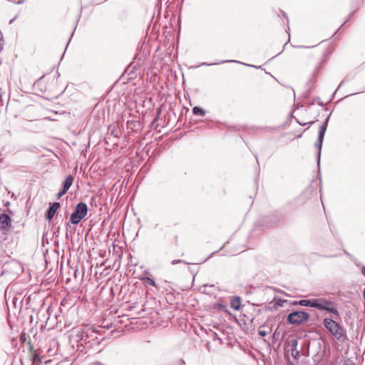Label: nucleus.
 Wrapping results in <instances>:
<instances>
[{
	"mask_svg": "<svg viewBox=\"0 0 365 365\" xmlns=\"http://www.w3.org/2000/svg\"><path fill=\"white\" fill-rule=\"evenodd\" d=\"M192 113L196 115L204 116L205 115V111L204 109L199 106H195L192 108Z\"/></svg>",
	"mask_w": 365,
	"mask_h": 365,
	"instance_id": "obj_12",
	"label": "nucleus"
},
{
	"mask_svg": "<svg viewBox=\"0 0 365 365\" xmlns=\"http://www.w3.org/2000/svg\"><path fill=\"white\" fill-rule=\"evenodd\" d=\"M234 63H235V64H237V65H242V63H240V62H239V61H235Z\"/></svg>",
	"mask_w": 365,
	"mask_h": 365,
	"instance_id": "obj_21",
	"label": "nucleus"
},
{
	"mask_svg": "<svg viewBox=\"0 0 365 365\" xmlns=\"http://www.w3.org/2000/svg\"><path fill=\"white\" fill-rule=\"evenodd\" d=\"M296 351V353H294V355H298L299 354V352L297 350H295Z\"/></svg>",
	"mask_w": 365,
	"mask_h": 365,
	"instance_id": "obj_25",
	"label": "nucleus"
},
{
	"mask_svg": "<svg viewBox=\"0 0 365 365\" xmlns=\"http://www.w3.org/2000/svg\"><path fill=\"white\" fill-rule=\"evenodd\" d=\"M328 120H329V117L327 118L325 121L319 127L318 139L314 145L315 148L317 149V158L318 164L319 163V161H320L321 150H322L323 140H324V135H325L327 128Z\"/></svg>",
	"mask_w": 365,
	"mask_h": 365,
	"instance_id": "obj_4",
	"label": "nucleus"
},
{
	"mask_svg": "<svg viewBox=\"0 0 365 365\" xmlns=\"http://www.w3.org/2000/svg\"><path fill=\"white\" fill-rule=\"evenodd\" d=\"M60 73L58 70H51L48 73L42 76L39 80H43L51 86L57 85Z\"/></svg>",
	"mask_w": 365,
	"mask_h": 365,
	"instance_id": "obj_6",
	"label": "nucleus"
},
{
	"mask_svg": "<svg viewBox=\"0 0 365 365\" xmlns=\"http://www.w3.org/2000/svg\"><path fill=\"white\" fill-rule=\"evenodd\" d=\"M143 280L149 285L155 286V281L150 277H144Z\"/></svg>",
	"mask_w": 365,
	"mask_h": 365,
	"instance_id": "obj_15",
	"label": "nucleus"
},
{
	"mask_svg": "<svg viewBox=\"0 0 365 365\" xmlns=\"http://www.w3.org/2000/svg\"><path fill=\"white\" fill-rule=\"evenodd\" d=\"M296 351V353H294V355H298L299 354V352L297 350H295Z\"/></svg>",
	"mask_w": 365,
	"mask_h": 365,
	"instance_id": "obj_24",
	"label": "nucleus"
},
{
	"mask_svg": "<svg viewBox=\"0 0 365 365\" xmlns=\"http://www.w3.org/2000/svg\"><path fill=\"white\" fill-rule=\"evenodd\" d=\"M323 325L337 339L341 340L345 337L343 328L333 319L324 318Z\"/></svg>",
	"mask_w": 365,
	"mask_h": 365,
	"instance_id": "obj_1",
	"label": "nucleus"
},
{
	"mask_svg": "<svg viewBox=\"0 0 365 365\" xmlns=\"http://www.w3.org/2000/svg\"><path fill=\"white\" fill-rule=\"evenodd\" d=\"M43 356H40L36 353H34L32 354V361L33 363L36 365H40V364L42 362Z\"/></svg>",
	"mask_w": 365,
	"mask_h": 365,
	"instance_id": "obj_13",
	"label": "nucleus"
},
{
	"mask_svg": "<svg viewBox=\"0 0 365 365\" xmlns=\"http://www.w3.org/2000/svg\"><path fill=\"white\" fill-rule=\"evenodd\" d=\"M259 334L261 336H267V331H264V330H259Z\"/></svg>",
	"mask_w": 365,
	"mask_h": 365,
	"instance_id": "obj_17",
	"label": "nucleus"
},
{
	"mask_svg": "<svg viewBox=\"0 0 365 365\" xmlns=\"http://www.w3.org/2000/svg\"><path fill=\"white\" fill-rule=\"evenodd\" d=\"M182 262V260H173L172 264H176L178 263Z\"/></svg>",
	"mask_w": 365,
	"mask_h": 365,
	"instance_id": "obj_19",
	"label": "nucleus"
},
{
	"mask_svg": "<svg viewBox=\"0 0 365 365\" xmlns=\"http://www.w3.org/2000/svg\"><path fill=\"white\" fill-rule=\"evenodd\" d=\"M309 314L304 311H297L290 313L287 317V321L291 324H300L309 319Z\"/></svg>",
	"mask_w": 365,
	"mask_h": 365,
	"instance_id": "obj_5",
	"label": "nucleus"
},
{
	"mask_svg": "<svg viewBox=\"0 0 365 365\" xmlns=\"http://www.w3.org/2000/svg\"><path fill=\"white\" fill-rule=\"evenodd\" d=\"M88 207L86 203L80 202L76 206V210L71 215V222L73 225H77L87 215Z\"/></svg>",
	"mask_w": 365,
	"mask_h": 365,
	"instance_id": "obj_3",
	"label": "nucleus"
},
{
	"mask_svg": "<svg viewBox=\"0 0 365 365\" xmlns=\"http://www.w3.org/2000/svg\"><path fill=\"white\" fill-rule=\"evenodd\" d=\"M11 227V220L10 217L5 213L0 215V230L2 234L6 235Z\"/></svg>",
	"mask_w": 365,
	"mask_h": 365,
	"instance_id": "obj_7",
	"label": "nucleus"
},
{
	"mask_svg": "<svg viewBox=\"0 0 365 365\" xmlns=\"http://www.w3.org/2000/svg\"><path fill=\"white\" fill-rule=\"evenodd\" d=\"M15 19H16V18H14V19H11V20H10L9 24H12V23L14 22V21L15 20Z\"/></svg>",
	"mask_w": 365,
	"mask_h": 365,
	"instance_id": "obj_22",
	"label": "nucleus"
},
{
	"mask_svg": "<svg viewBox=\"0 0 365 365\" xmlns=\"http://www.w3.org/2000/svg\"><path fill=\"white\" fill-rule=\"evenodd\" d=\"M180 361H181V364H182L183 365H185V361L182 359H181Z\"/></svg>",
	"mask_w": 365,
	"mask_h": 365,
	"instance_id": "obj_23",
	"label": "nucleus"
},
{
	"mask_svg": "<svg viewBox=\"0 0 365 365\" xmlns=\"http://www.w3.org/2000/svg\"><path fill=\"white\" fill-rule=\"evenodd\" d=\"M314 308L329 312L336 317H339V312L334 307V302L326 298H314Z\"/></svg>",
	"mask_w": 365,
	"mask_h": 365,
	"instance_id": "obj_2",
	"label": "nucleus"
},
{
	"mask_svg": "<svg viewBox=\"0 0 365 365\" xmlns=\"http://www.w3.org/2000/svg\"><path fill=\"white\" fill-rule=\"evenodd\" d=\"M67 192H64V189L62 188V190L58 192V198H60L61 196H63L64 194H66Z\"/></svg>",
	"mask_w": 365,
	"mask_h": 365,
	"instance_id": "obj_16",
	"label": "nucleus"
},
{
	"mask_svg": "<svg viewBox=\"0 0 365 365\" xmlns=\"http://www.w3.org/2000/svg\"><path fill=\"white\" fill-rule=\"evenodd\" d=\"M59 207V202H53L52 205H51L46 214V220L48 221L51 220Z\"/></svg>",
	"mask_w": 365,
	"mask_h": 365,
	"instance_id": "obj_8",
	"label": "nucleus"
},
{
	"mask_svg": "<svg viewBox=\"0 0 365 365\" xmlns=\"http://www.w3.org/2000/svg\"><path fill=\"white\" fill-rule=\"evenodd\" d=\"M294 349H292V355H294Z\"/></svg>",
	"mask_w": 365,
	"mask_h": 365,
	"instance_id": "obj_26",
	"label": "nucleus"
},
{
	"mask_svg": "<svg viewBox=\"0 0 365 365\" xmlns=\"http://www.w3.org/2000/svg\"><path fill=\"white\" fill-rule=\"evenodd\" d=\"M298 303L301 306L314 307V298L309 299H302Z\"/></svg>",
	"mask_w": 365,
	"mask_h": 365,
	"instance_id": "obj_11",
	"label": "nucleus"
},
{
	"mask_svg": "<svg viewBox=\"0 0 365 365\" xmlns=\"http://www.w3.org/2000/svg\"><path fill=\"white\" fill-rule=\"evenodd\" d=\"M297 340H293V341H292V346L293 348H296V347H297Z\"/></svg>",
	"mask_w": 365,
	"mask_h": 365,
	"instance_id": "obj_18",
	"label": "nucleus"
},
{
	"mask_svg": "<svg viewBox=\"0 0 365 365\" xmlns=\"http://www.w3.org/2000/svg\"><path fill=\"white\" fill-rule=\"evenodd\" d=\"M73 182V177L71 175H68L65 180L63 182V189H64V192H67L71 186L72 185Z\"/></svg>",
	"mask_w": 365,
	"mask_h": 365,
	"instance_id": "obj_9",
	"label": "nucleus"
},
{
	"mask_svg": "<svg viewBox=\"0 0 365 365\" xmlns=\"http://www.w3.org/2000/svg\"><path fill=\"white\" fill-rule=\"evenodd\" d=\"M274 302H275L276 305H277L278 307H282L283 304L284 302H287V300H283L279 298L274 297Z\"/></svg>",
	"mask_w": 365,
	"mask_h": 365,
	"instance_id": "obj_14",
	"label": "nucleus"
},
{
	"mask_svg": "<svg viewBox=\"0 0 365 365\" xmlns=\"http://www.w3.org/2000/svg\"><path fill=\"white\" fill-rule=\"evenodd\" d=\"M241 306V300L238 297H233L230 301V307L234 310L240 309Z\"/></svg>",
	"mask_w": 365,
	"mask_h": 365,
	"instance_id": "obj_10",
	"label": "nucleus"
},
{
	"mask_svg": "<svg viewBox=\"0 0 365 365\" xmlns=\"http://www.w3.org/2000/svg\"><path fill=\"white\" fill-rule=\"evenodd\" d=\"M361 273L365 277V266L362 267L361 269Z\"/></svg>",
	"mask_w": 365,
	"mask_h": 365,
	"instance_id": "obj_20",
	"label": "nucleus"
}]
</instances>
